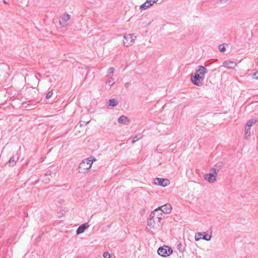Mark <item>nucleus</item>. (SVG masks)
I'll return each instance as SVG.
<instances>
[{"mask_svg":"<svg viewBox=\"0 0 258 258\" xmlns=\"http://www.w3.org/2000/svg\"><path fill=\"white\" fill-rule=\"evenodd\" d=\"M196 73L200 74L201 77H205V75L207 73V70L206 68L202 66L198 67V69L196 70Z\"/></svg>","mask_w":258,"mask_h":258,"instance_id":"obj_12","label":"nucleus"},{"mask_svg":"<svg viewBox=\"0 0 258 258\" xmlns=\"http://www.w3.org/2000/svg\"><path fill=\"white\" fill-rule=\"evenodd\" d=\"M17 160H18V158L16 159L14 157H11L9 160L10 165L11 166H14V165H15L16 161Z\"/></svg>","mask_w":258,"mask_h":258,"instance_id":"obj_19","label":"nucleus"},{"mask_svg":"<svg viewBox=\"0 0 258 258\" xmlns=\"http://www.w3.org/2000/svg\"><path fill=\"white\" fill-rule=\"evenodd\" d=\"M237 66V63L233 61L227 60L223 63V66L229 70H234Z\"/></svg>","mask_w":258,"mask_h":258,"instance_id":"obj_10","label":"nucleus"},{"mask_svg":"<svg viewBox=\"0 0 258 258\" xmlns=\"http://www.w3.org/2000/svg\"><path fill=\"white\" fill-rule=\"evenodd\" d=\"M202 236V234L200 232H197L195 234V240L196 241H199V240H200L202 238V237H201Z\"/></svg>","mask_w":258,"mask_h":258,"instance_id":"obj_21","label":"nucleus"},{"mask_svg":"<svg viewBox=\"0 0 258 258\" xmlns=\"http://www.w3.org/2000/svg\"><path fill=\"white\" fill-rule=\"evenodd\" d=\"M211 238V235L208 236V235L205 234L202 239H203L204 240H206L207 241H209Z\"/></svg>","mask_w":258,"mask_h":258,"instance_id":"obj_23","label":"nucleus"},{"mask_svg":"<svg viewBox=\"0 0 258 258\" xmlns=\"http://www.w3.org/2000/svg\"><path fill=\"white\" fill-rule=\"evenodd\" d=\"M70 19L71 16L67 13H64L60 17L59 24L62 27H66Z\"/></svg>","mask_w":258,"mask_h":258,"instance_id":"obj_7","label":"nucleus"},{"mask_svg":"<svg viewBox=\"0 0 258 258\" xmlns=\"http://www.w3.org/2000/svg\"><path fill=\"white\" fill-rule=\"evenodd\" d=\"M109 105L112 107H114L117 105V102L114 99H110L109 100Z\"/></svg>","mask_w":258,"mask_h":258,"instance_id":"obj_20","label":"nucleus"},{"mask_svg":"<svg viewBox=\"0 0 258 258\" xmlns=\"http://www.w3.org/2000/svg\"><path fill=\"white\" fill-rule=\"evenodd\" d=\"M219 1L221 4H225L228 0H219Z\"/></svg>","mask_w":258,"mask_h":258,"instance_id":"obj_30","label":"nucleus"},{"mask_svg":"<svg viewBox=\"0 0 258 258\" xmlns=\"http://www.w3.org/2000/svg\"><path fill=\"white\" fill-rule=\"evenodd\" d=\"M90 122V120L88 121H83L82 123L80 122V126L86 125H87L89 122Z\"/></svg>","mask_w":258,"mask_h":258,"instance_id":"obj_29","label":"nucleus"},{"mask_svg":"<svg viewBox=\"0 0 258 258\" xmlns=\"http://www.w3.org/2000/svg\"><path fill=\"white\" fill-rule=\"evenodd\" d=\"M158 0H150V1H149V2H151V4H152V5L157 3L158 2Z\"/></svg>","mask_w":258,"mask_h":258,"instance_id":"obj_31","label":"nucleus"},{"mask_svg":"<svg viewBox=\"0 0 258 258\" xmlns=\"http://www.w3.org/2000/svg\"><path fill=\"white\" fill-rule=\"evenodd\" d=\"M172 209V207L169 204H165L163 206H160L155 209L154 210L160 211L164 215V214L169 213Z\"/></svg>","mask_w":258,"mask_h":258,"instance_id":"obj_9","label":"nucleus"},{"mask_svg":"<svg viewBox=\"0 0 258 258\" xmlns=\"http://www.w3.org/2000/svg\"><path fill=\"white\" fill-rule=\"evenodd\" d=\"M105 83L106 85H108L109 87H110L114 84V81L113 78H112V79H108V78H107V79Z\"/></svg>","mask_w":258,"mask_h":258,"instance_id":"obj_18","label":"nucleus"},{"mask_svg":"<svg viewBox=\"0 0 258 258\" xmlns=\"http://www.w3.org/2000/svg\"><path fill=\"white\" fill-rule=\"evenodd\" d=\"M250 127H247L246 126H245V131H244V138L245 139H247L250 136Z\"/></svg>","mask_w":258,"mask_h":258,"instance_id":"obj_16","label":"nucleus"},{"mask_svg":"<svg viewBox=\"0 0 258 258\" xmlns=\"http://www.w3.org/2000/svg\"><path fill=\"white\" fill-rule=\"evenodd\" d=\"M52 95H53L52 91H49L47 93V94H46V98L47 99L50 98L52 97Z\"/></svg>","mask_w":258,"mask_h":258,"instance_id":"obj_25","label":"nucleus"},{"mask_svg":"<svg viewBox=\"0 0 258 258\" xmlns=\"http://www.w3.org/2000/svg\"><path fill=\"white\" fill-rule=\"evenodd\" d=\"M218 48L219 49V50L221 51V52H224L226 50V49H225V46L224 45V44H220L219 47H218Z\"/></svg>","mask_w":258,"mask_h":258,"instance_id":"obj_22","label":"nucleus"},{"mask_svg":"<svg viewBox=\"0 0 258 258\" xmlns=\"http://www.w3.org/2000/svg\"><path fill=\"white\" fill-rule=\"evenodd\" d=\"M4 3L5 4H7V2H6L5 1H4Z\"/></svg>","mask_w":258,"mask_h":258,"instance_id":"obj_34","label":"nucleus"},{"mask_svg":"<svg viewBox=\"0 0 258 258\" xmlns=\"http://www.w3.org/2000/svg\"><path fill=\"white\" fill-rule=\"evenodd\" d=\"M89 227V225L87 223H84L81 225L77 229V234H80L83 233L85 230Z\"/></svg>","mask_w":258,"mask_h":258,"instance_id":"obj_11","label":"nucleus"},{"mask_svg":"<svg viewBox=\"0 0 258 258\" xmlns=\"http://www.w3.org/2000/svg\"><path fill=\"white\" fill-rule=\"evenodd\" d=\"M205 77H201L200 74H195L194 76L191 75V81L192 83L196 86H202L203 85V81Z\"/></svg>","mask_w":258,"mask_h":258,"instance_id":"obj_6","label":"nucleus"},{"mask_svg":"<svg viewBox=\"0 0 258 258\" xmlns=\"http://www.w3.org/2000/svg\"><path fill=\"white\" fill-rule=\"evenodd\" d=\"M103 257L104 258H110V254L109 252L106 251L103 253Z\"/></svg>","mask_w":258,"mask_h":258,"instance_id":"obj_27","label":"nucleus"},{"mask_svg":"<svg viewBox=\"0 0 258 258\" xmlns=\"http://www.w3.org/2000/svg\"><path fill=\"white\" fill-rule=\"evenodd\" d=\"M177 247H178V250L180 252H183L184 250V247L182 246V245L181 243H179V244L177 245Z\"/></svg>","mask_w":258,"mask_h":258,"instance_id":"obj_24","label":"nucleus"},{"mask_svg":"<svg viewBox=\"0 0 258 258\" xmlns=\"http://www.w3.org/2000/svg\"><path fill=\"white\" fill-rule=\"evenodd\" d=\"M154 184L165 187L170 184V181L166 178L157 177L154 179Z\"/></svg>","mask_w":258,"mask_h":258,"instance_id":"obj_8","label":"nucleus"},{"mask_svg":"<svg viewBox=\"0 0 258 258\" xmlns=\"http://www.w3.org/2000/svg\"><path fill=\"white\" fill-rule=\"evenodd\" d=\"M158 254L163 257L169 256L173 252L172 248L168 246L160 247L158 249Z\"/></svg>","mask_w":258,"mask_h":258,"instance_id":"obj_5","label":"nucleus"},{"mask_svg":"<svg viewBox=\"0 0 258 258\" xmlns=\"http://www.w3.org/2000/svg\"><path fill=\"white\" fill-rule=\"evenodd\" d=\"M222 166L223 163L222 162L216 164L214 167L211 168L209 173L204 175L205 179L210 183H214L217 180V173L220 171Z\"/></svg>","mask_w":258,"mask_h":258,"instance_id":"obj_2","label":"nucleus"},{"mask_svg":"<svg viewBox=\"0 0 258 258\" xmlns=\"http://www.w3.org/2000/svg\"><path fill=\"white\" fill-rule=\"evenodd\" d=\"M118 123L123 124H128L130 122V119L125 115L120 116L118 119Z\"/></svg>","mask_w":258,"mask_h":258,"instance_id":"obj_13","label":"nucleus"},{"mask_svg":"<svg viewBox=\"0 0 258 258\" xmlns=\"http://www.w3.org/2000/svg\"><path fill=\"white\" fill-rule=\"evenodd\" d=\"M128 83H126L125 84V87L126 88H127L128 87Z\"/></svg>","mask_w":258,"mask_h":258,"instance_id":"obj_33","label":"nucleus"},{"mask_svg":"<svg viewBox=\"0 0 258 258\" xmlns=\"http://www.w3.org/2000/svg\"><path fill=\"white\" fill-rule=\"evenodd\" d=\"M257 122V120L255 119H250L247 121L245 126L251 127L253 124H255Z\"/></svg>","mask_w":258,"mask_h":258,"instance_id":"obj_15","label":"nucleus"},{"mask_svg":"<svg viewBox=\"0 0 258 258\" xmlns=\"http://www.w3.org/2000/svg\"><path fill=\"white\" fill-rule=\"evenodd\" d=\"M163 218V215L160 211L154 210L150 214L147 225L150 228L159 230L162 228Z\"/></svg>","mask_w":258,"mask_h":258,"instance_id":"obj_1","label":"nucleus"},{"mask_svg":"<svg viewBox=\"0 0 258 258\" xmlns=\"http://www.w3.org/2000/svg\"><path fill=\"white\" fill-rule=\"evenodd\" d=\"M95 161L96 158L93 156L85 159L79 164L78 172L80 173H86L91 168L93 163Z\"/></svg>","mask_w":258,"mask_h":258,"instance_id":"obj_3","label":"nucleus"},{"mask_svg":"<svg viewBox=\"0 0 258 258\" xmlns=\"http://www.w3.org/2000/svg\"><path fill=\"white\" fill-rule=\"evenodd\" d=\"M253 78L258 80V71L253 75Z\"/></svg>","mask_w":258,"mask_h":258,"instance_id":"obj_28","label":"nucleus"},{"mask_svg":"<svg viewBox=\"0 0 258 258\" xmlns=\"http://www.w3.org/2000/svg\"><path fill=\"white\" fill-rule=\"evenodd\" d=\"M137 37L134 34H125L123 36V44L128 47L132 46L135 42V39Z\"/></svg>","mask_w":258,"mask_h":258,"instance_id":"obj_4","label":"nucleus"},{"mask_svg":"<svg viewBox=\"0 0 258 258\" xmlns=\"http://www.w3.org/2000/svg\"><path fill=\"white\" fill-rule=\"evenodd\" d=\"M51 174V172H50L49 173H46L45 176H46L47 175H50Z\"/></svg>","mask_w":258,"mask_h":258,"instance_id":"obj_32","label":"nucleus"},{"mask_svg":"<svg viewBox=\"0 0 258 258\" xmlns=\"http://www.w3.org/2000/svg\"><path fill=\"white\" fill-rule=\"evenodd\" d=\"M114 74V69L113 68H110L107 71V77L108 79H111L113 78V75Z\"/></svg>","mask_w":258,"mask_h":258,"instance_id":"obj_17","label":"nucleus"},{"mask_svg":"<svg viewBox=\"0 0 258 258\" xmlns=\"http://www.w3.org/2000/svg\"><path fill=\"white\" fill-rule=\"evenodd\" d=\"M152 6V4H151V2H149L148 0H147L144 4H142L140 6V9L142 10H145L149 8L150 7Z\"/></svg>","mask_w":258,"mask_h":258,"instance_id":"obj_14","label":"nucleus"},{"mask_svg":"<svg viewBox=\"0 0 258 258\" xmlns=\"http://www.w3.org/2000/svg\"><path fill=\"white\" fill-rule=\"evenodd\" d=\"M142 137L141 138H138L137 136H135L133 138V141L132 142V144H134L137 141H138L139 140H140V139H141Z\"/></svg>","mask_w":258,"mask_h":258,"instance_id":"obj_26","label":"nucleus"},{"mask_svg":"<svg viewBox=\"0 0 258 258\" xmlns=\"http://www.w3.org/2000/svg\"><path fill=\"white\" fill-rule=\"evenodd\" d=\"M44 180L46 181V182L47 181V180L46 179H45Z\"/></svg>","mask_w":258,"mask_h":258,"instance_id":"obj_35","label":"nucleus"}]
</instances>
